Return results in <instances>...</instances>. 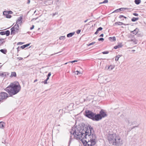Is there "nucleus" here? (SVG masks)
Wrapping results in <instances>:
<instances>
[{
    "label": "nucleus",
    "mask_w": 146,
    "mask_h": 146,
    "mask_svg": "<svg viewBox=\"0 0 146 146\" xmlns=\"http://www.w3.org/2000/svg\"><path fill=\"white\" fill-rule=\"evenodd\" d=\"M83 131L84 130L85 132L83 140L84 138L87 139L88 137L89 138L88 141L86 140L84 141L83 140V145L84 146H94L96 144L97 137L94 129L88 124H83Z\"/></svg>",
    "instance_id": "nucleus-1"
},
{
    "label": "nucleus",
    "mask_w": 146,
    "mask_h": 146,
    "mask_svg": "<svg viewBox=\"0 0 146 146\" xmlns=\"http://www.w3.org/2000/svg\"><path fill=\"white\" fill-rule=\"evenodd\" d=\"M21 86L18 82H14L11 83L5 89L10 96L15 95L21 90Z\"/></svg>",
    "instance_id": "nucleus-2"
},
{
    "label": "nucleus",
    "mask_w": 146,
    "mask_h": 146,
    "mask_svg": "<svg viewBox=\"0 0 146 146\" xmlns=\"http://www.w3.org/2000/svg\"><path fill=\"white\" fill-rule=\"evenodd\" d=\"M82 127L80 125L73 127L70 133L71 134L74 135L75 137L78 141H81L82 142Z\"/></svg>",
    "instance_id": "nucleus-3"
},
{
    "label": "nucleus",
    "mask_w": 146,
    "mask_h": 146,
    "mask_svg": "<svg viewBox=\"0 0 146 146\" xmlns=\"http://www.w3.org/2000/svg\"><path fill=\"white\" fill-rule=\"evenodd\" d=\"M84 115L88 118L93 121H97L96 114L88 110H86L84 113Z\"/></svg>",
    "instance_id": "nucleus-4"
},
{
    "label": "nucleus",
    "mask_w": 146,
    "mask_h": 146,
    "mask_svg": "<svg viewBox=\"0 0 146 146\" xmlns=\"http://www.w3.org/2000/svg\"><path fill=\"white\" fill-rule=\"evenodd\" d=\"M106 113L102 109L100 111L99 114H96L97 121L101 120L102 118L107 116Z\"/></svg>",
    "instance_id": "nucleus-5"
},
{
    "label": "nucleus",
    "mask_w": 146,
    "mask_h": 146,
    "mask_svg": "<svg viewBox=\"0 0 146 146\" xmlns=\"http://www.w3.org/2000/svg\"><path fill=\"white\" fill-rule=\"evenodd\" d=\"M114 140V141L113 142V145L119 146L121 145L122 144V140L119 136H116V137H115Z\"/></svg>",
    "instance_id": "nucleus-6"
},
{
    "label": "nucleus",
    "mask_w": 146,
    "mask_h": 146,
    "mask_svg": "<svg viewBox=\"0 0 146 146\" xmlns=\"http://www.w3.org/2000/svg\"><path fill=\"white\" fill-rule=\"evenodd\" d=\"M11 35H14L18 33L19 30V25L15 24L11 29Z\"/></svg>",
    "instance_id": "nucleus-7"
},
{
    "label": "nucleus",
    "mask_w": 146,
    "mask_h": 146,
    "mask_svg": "<svg viewBox=\"0 0 146 146\" xmlns=\"http://www.w3.org/2000/svg\"><path fill=\"white\" fill-rule=\"evenodd\" d=\"M8 96V94L6 92L0 93V102H2L5 101Z\"/></svg>",
    "instance_id": "nucleus-8"
},
{
    "label": "nucleus",
    "mask_w": 146,
    "mask_h": 146,
    "mask_svg": "<svg viewBox=\"0 0 146 146\" xmlns=\"http://www.w3.org/2000/svg\"><path fill=\"white\" fill-rule=\"evenodd\" d=\"M116 137L115 134H109L108 136V139L110 143H113V142L114 141L115 137Z\"/></svg>",
    "instance_id": "nucleus-9"
},
{
    "label": "nucleus",
    "mask_w": 146,
    "mask_h": 146,
    "mask_svg": "<svg viewBox=\"0 0 146 146\" xmlns=\"http://www.w3.org/2000/svg\"><path fill=\"white\" fill-rule=\"evenodd\" d=\"M129 9L127 8H121L115 10L113 12V13H117L121 11H124L126 9Z\"/></svg>",
    "instance_id": "nucleus-10"
},
{
    "label": "nucleus",
    "mask_w": 146,
    "mask_h": 146,
    "mask_svg": "<svg viewBox=\"0 0 146 146\" xmlns=\"http://www.w3.org/2000/svg\"><path fill=\"white\" fill-rule=\"evenodd\" d=\"M23 21V18L21 16L16 21V24L18 25L21 24L22 23Z\"/></svg>",
    "instance_id": "nucleus-11"
},
{
    "label": "nucleus",
    "mask_w": 146,
    "mask_h": 146,
    "mask_svg": "<svg viewBox=\"0 0 146 146\" xmlns=\"http://www.w3.org/2000/svg\"><path fill=\"white\" fill-rule=\"evenodd\" d=\"M3 14L4 15L6 16V17L7 18H10L11 17V15H9L7 11H5L3 12Z\"/></svg>",
    "instance_id": "nucleus-12"
},
{
    "label": "nucleus",
    "mask_w": 146,
    "mask_h": 146,
    "mask_svg": "<svg viewBox=\"0 0 146 146\" xmlns=\"http://www.w3.org/2000/svg\"><path fill=\"white\" fill-rule=\"evenodd\" d=\"M129 24H125L123 23L122 22H115L113 25H128Z\"/></svg>",
    "instance_id": "nucleus-13"
},
{
    "label": "nucleus",
    "mask_w": 146,
    "mask_h": 146,
    "mask_svg": "<svg viewBox=\"0 0 146 146\" xmlns=\"http://www.w3.org/2000/svg\"><path fill=\"white\" fill-rule=\"evenodd\" d=\"M123 46L122 43H118L117 45L115 46L114 48L115 49H117L118 48H120L122 47Z\"/></svg>",
    "instance_id": "nucleus-14"
},
{
    "label": "nucleus",
    "mask_w": 146,
    "mask_h": 146,
    "mask_svg": "<svg viewBox=\"0 0 146 146\" xmlns=\"http://www.w3.org/2000/svg\"><path fill=\"white\" fill-rule=\"evenodd\" d=\"M9 75V73L6 72H2L0 73V76L2 77H6V76Z\"/></svg>",
    "instance_id": "nucleus-15"
},
{
    "label": "nucleus",
    "mask_w": 146,
    "mask_h": 146,
    "mask_svg": "<svg viewBox=\"0 0 146 146\" xmlns=\"http://www.w3.org/2000/svg\"><path fill=\"white\" fill-rule=\"evenodd\" d=\"M5 123L3 121L0 122V128L3 129L5 125Z\"/></svg>",
    "instance_id": "nucleus-16"
},
{
    "label": "nucleus",
    "mask_w": 146,
    "mask_h": 146,
    "mask_svg": "<svg viewBox=\"0 0 146 146\" xmlns=\"http://www.w3.org/2000/svg\"><path fill=\"white\" fill-rule=\"evenodd\" d=\"M103 29V28L102 27H100L97 29L95 33V34L97 35L99 32V31H101Z\"/></svg>",
    "instance_id": "nucleus-17"
},
{
    "label": "nucleus",
    "mask_w": 146,
    "mask_h": 146,
    "mask_svg": "<svg viewBox=\"0 0 146 146\" xmlns=\"http://www.w3.org/2000/svg\"><path fill=\"white\" fill-rule=\"evenodd\" d=\"M75 32H74L72 33H69L68 34L67 36L68 37H70L72 36L75 34Z\"/></svg>",
    "instance_id": "nucleus-18"
},
{
    "label": "nucleus",
    "mask_w": 146,
    "mask_h": 146,
    "mask_svg": "<svg viewBox=\"0 0 146 146\" xmlns=\"http://www.w3.org/2000/svg\"><path fill=\"white\" fill-rule=\"evenodd\" d=\"M109 38V40L111 41H115L116 40V38L115 36L110 37Z\"/></svg>",
    "instance_id": "nucleus-19"
},
{
    "label": "nucleus",
    "mask_w": 146,
    "mask_h": 146,
    "mask_svg": "<svg viewBox=\"0 0 146 146\" xmlns=\"http://www.w3.org/2000/svg\"><path fill=\"white\" fill-rule=\"evenodd\" d=\"M115 67V66L113 65H110L108 67V69L109 71L111 70Z\"/></svg>",
    "instance_id": "nucleus-20"
},
{
    "label": "nucleus",
    "mask_w": 146,
    "mask_h": 146,
    "mask_svg": "<svg viewBox=\"0 0 146 146\" xmlns=\"http://www.w3.org/2000/svg\"><path fill=\"white\" fill-rule=\"evenodd\" d=\"M138 29L137 28H136L133 31L131 32V33H133V34L136 35L138 32Z\"/></svg>",
    "instance_id": "nucleus-21"
},
{
    "label": "nucleus",
    "mask_w": 146,
    "mask_h": 146,
    "mask_svg": "<svg viewBox=\"0 0 146 146\" xmlns=\"http://www.w3.org/2000/svg\"><path fill=\"white\" fill-rule=\"evenodd\" d=\"M16 74L15 72H12L11 73V75H10V77L11 78H12L13 77H16Z\"/></svg>",
    "instance_id": "nucleus-22"
},
{
    "label": "nucleus",
    "mask_w": 146,
    "mask_h": 146,
    "mask_svg": "<svg viewBox=\"0 0 146 146\" xmlns=\"http://www.w3.org/2000/svg\"><path fill=\"white\" fill-rule=\"evenodd\" d=\"M30 43L28 44L25 45H22L21 46V48H22V49H23L25 48L28 46L30 45Z\"/></svg>",
    "instance_id": "nucleus-23"
},
{
    "label": "nucleus",
    "mask_w": 146,
    "mask_h": 146,
    "mask_svg": "<svg viewBox=\"0 0 146 146\" xmlns=\"http://www.w3.org/2000/svg\"><path fill=\"white\" fill-rule=\"evenodd\" d=\"M0 51L4 54H6L7 52V50L5 49H2L0 50Z\"/></svg>",
    "instance_id": "nucleus-24"
},
{
    "label": "nucleus",
    "mask_w": 146,
    "mask_h": 146,
    "mask_svg": "<svg viewBox=\"0 0 146 146\" xmlns=\"http://www.w3.org/2000/svg\"><path fill=\"white\" fill-rule=\"evenodd\" d=\"M139 19V18H135L133 17L131 19V20L133 22H135Z\"/></svg>",
    "instance_id": "nucleus-25"
},
{
    "label": "nucleus",
    "mask_w": 146,
    "mask_h": 146,
    "mask_svg": "<svg viewBox=\"0 0 146 146\" xmlns=\"http://www.w3.org/2000/svg\"><path fill=\"white\" fill-rule=\"evenodd\" d=\"M134 2L136 5H139L141 3V0H135Z\"/></svg>",
    "instance_id": "nucleus-26"
},
{
    "label": "nucleus",
    "mask_w": 146,
    "mask_h": 146,
    "mask_svg": "<svg viewBox=\"0 0 146 146\" xmlns=\"http://www.w3.org/2000/svg\"><path fill=\"white\" fill-rule=\"evenodd\" d=\"M5 35H6V36H8L9 35H10V31L9 30H7L6 31H5Z\"/></svg>",
    "instance_id": "nucleus-27"
},
{
    "label": "nucleus",
    "mask_w": 146,
    "mask_h": 146,
    "mask_svg": "<svg viewBox=\"0 0 146 146\" xmlns=\"http://www.w3.org/2000/svg\"><path fill=\"white\" fill-rule=\"evenodd\" d=\"M121 56L119 55H118L116 56L115 57V60L116 61H117L118 60L119 58Z\"/></svg>",
    "instance_id": "nucleus-28"
},
{
    "label": "nucleus",
    "mask_w": 146,
    "mask_h": 146,
    "mask_svg": "<svg viewBox=\"0 0 146 146\" xmlns=\"http://www.w3.org/2000/svg\"><path fill=\"white\" fill-rule=\"evenodd\" d=\"M65 38V36H60L59 38V39L60 40H64Z\"/></svg>",
    "instance_id": "nucleus-29"
},
{
    "label": "nucleus",
    "mask_w": 146,
    "mask_h": 146,
    "mask_svg": "<svg viewBox=\"0 0 146 146\" xmlns=\"http://www.w3.org/2000/svg\"><path fill=\"white\" fill-rule=\"evenodd\" d=\"M119 18L120 19H121L122 18H124L125 19H126L127 18V17L124 16L123 15H120L119 16Z\"/></svg>",
    "instance_id": "nucleus-30"
},
{
    "label": "nucleus",
    "mask_w": 146,
    "mask_h": 146,
    "mask_svg": "<svg viewBox=\"0 0 146 146\" xmlns=\"http://www.w3.org/2000/svg\"><path fill=\"white\" fill-rule=\"evenodd\" d=\"M108 0H104L103 2L100 3V4H102V3H108Z\"/></svg>",
    "instance_id": "nucleus-31"
},
{
    "label": "nucleus",
    "mask_w": 146,
    "mask_h": 146,
    "mask_svg": "<svg viewBox=\"0 0 146 146\" xmlns=\"http://www.w3.org/2000/svg\"><path fill=\"white\" fill-rule=\"evenodd\" d=\"M95 43H96V42H93L87 44V45L88 46H89L90 45H92L94 44Z\"/></svg>",
    "instance_id": "nucleus-32"
},
{
    "label": "nucleus",
    "mask_w": 146,
    "mask_h": 146,
    "mask_svg": "<svg viewBox=\"0 0 146 146\" xmlns=\"http://www.w3.org/2000/svg\"><path fill=\"white\" fill-rule=\"evenodd\" d=\"M138 126H139V125L137 126H134L132 127L131 128V129H130L128 131H130L132 129H134V128H135V127H138Z\"/></svg>",
    "instance_id": "nucleus-33"
},
{
    "label": "nucleus",
    "mask_w": 146,
    "mask_h": 146,
    "mask_svg": "<svg viewBox=\"0 0 146 146\" xmlns=\"http://www.w3.org/2000/svg\"><path fill=\"white\" fill-rule=\"evenodd\" d=\"M98 40L99 41H101L103 42L104 40V39L103 38H100L98 39Z\"/></svg>",
    "instance_id": "nucleus-34"
},
{
    "label": "nucleus",
    "mask_w": 146,
    "mask_h": 146,
    "mask_svg": "<svg viewBox=\"0 0 146 146\" xmlns=\"http://www.w3.org/2000/svg\"><path fill=\"white\" fill-rule=\"evenodd\" d=\"M102 53L104 54H107L109 53V51H104V52H102Z\"/></svg>",
    "instance_id": "nucleus-35"
},
{
    "label": "nucleus",
    "mask_w": 146,
    "mask_h": 146,
    "mask_svg": "<svg viewBox=\"0 0 146 146\" xmlns=\"http://www.w3.org/2000/svg\"><path fill=\"white\" fill-rule=\"evenodd\" d=\"M4 40V39L3 38H1L0 39V43H3L5 42V41H2L3 40Z\"/></svg>",
    "instance_id": "nucleus-36"
},
{
    "label": "nucleus",
    "mask_w": 146,
    "mask_h": 146,
    "mask_svg": "<svg viewBox=\"0 0 146 146\" xmlns=\"http://www.w3.org/2000/svg\"><path fill=\"white\" fill-rule=\"evenodd\" d=\"M5 31L0 32V35H5Z\"/></svg>",
    "instance_id": "nucleus-37"
},
{
    "label": "nucleus",
    "mask_w": 146,
    "mask_h": 146,
    "mask_svg": "<svg viewBox=\"0 0 146 146\" xmlns=\"http://www.w3.org/2000/svg\"><path fill=\"white\" fill-rule=\"evenodd\" d=\"M22 48H21V47H19V46H18L17 48V52H18Z\"/></svg>",
    "instance_id": "nucleus-38"
},
{
    "label": "nucleus",
    "mask_w": 146,
    "mask_h": 146,
    "mask_svg": "<svg viewBox=\"0 0 146 146\" xmlns=\"http://www.w3.org/2000/svg\"><path fill=\"white\" fill-rule=\"evenodd\" d=\"M47 80H45L44 81L42 82V83H44V84H47Z\"/></svg>",
    "instance_id": "nucleus-39"
},
{
    "label": "nucleus",
    "mask_w": 146,
    "mask_h": 146,
    "mask_svg": "<svg viewBox=\"0 0 146 146\" xmlns=\"http://www.w3.org/2000/svg\"><path fill=\"white\" fill-rule=\"evenodd\" d=\"M81 31V30H78L76 31V33L77 34H78L80 33Z\"/></svg>",
    "instance_id": "nucleus-40"
},
{
    "label": "nucleus",
    "mask_w": 146,
    "mask_h": 146,
    "mask_svg": "<svg viewBox=\"0 0 146 146\" xmlns=\"http://www.w3.org/2000/svg\"><path fill=\"white\" fill-rule=\"evenodd\" d=\"M7 13H8L9 14H12L13 13L12 11H7Z\"/></svg>",
    "instance_id": "nucleus-41"
},
{
    "label": "nucleus",
    "mask_w": 146,
    "mask_h": 146,
    "mask_svg": "<svg viewBox=\"0 0 146 146\" xmlns=\"http://www.w3.org/2000/svg\"><path fill=\"white\" fill-rule=\"evenodd\" d=\"M77 61H78L77 60H74V61H70L68 62H70V63H73L75 62H77Z\"/></svg>",
    "instance_id": "nucleus-42"
},
{
    "label": "nucleus",
    "mask_w": 146,
    "mask_h": 146,
    "mask_svg": "<svg viewBox=\"0 0 146 146\" xmlns=\"http://www.w3.org/2000/svg\"><path fill=\"white\" fill-rule=\"evenodd\" d=\"M133 14L134 15V16H137L138 15V14L137 13H133Z\"/></svg>",
    "instance_id": "nucleus-43"
},
{
    "label": "nucleus",
    "mask_w": 146,
    "mask_h": 146,
    "mask_svg": "<svg viewBox=\"0 0 146 146\" xmlns=\"http://www.w3.org/2000/svg\"><path fill=\"white\" fill-rule=\"evenodd\" d=\"M34 25H32V27L30 28V30H32L33 29H34Z\"/></svg>",
    "instance_id": "nucleus-44"
},
{
    "label": "nucleus",
    "mask_w": 146,
    "mask_h": 146,
    "mask_svg": "<svg viewBox=\"0 0 146 146\" xmlns=\"http://www.w3.org/2000/svg\"><path fill=\"white\" fill-rule=\"evenodd\" d=\"M17 59H18L19 60H22L23 59V58L21 57H18Z\"/></svg>",
    "instance_id": "nucleus-45"
},
{
    "label": "nucleus",
    "mask_w": 146,
    "mask_h": 146,
    "mask_svg": "<svg viewBox=\"0 0 146 146\" xmlns=\"http://www.w3.org/2000/svg\"><path fill=\"white\" fill-rule=\"evenodd\" d=\"M23 44V43L22 42H19L17 43V45H21Z\"/></svg>",
    "instance_id": "nucleus-46"
},
{
    "label": "nucleus",
    "mask_w": 146,
    "mask_h": 146,
    "mask_svg": "<svg viewBox=\"0 0 146 146\" xmlns=\"http://www.w3.org/2000/svg\"><path fill=\"white\" fill-rule=\"evenodd\" d=\"M58 14V13H53L52 14V16H54L55 15H56V14Z\"/></svg>",
    "instance_id": "nucleus-47"
},
{
    "label": "nucleus",
    "mask_w": 146,
    "mask_h": 146,
    "mask_svg": "<svg viewBox=\"0 0 146 146\" xmlns=\"http://www.w3.org/2000/svg\"><path fill=\"white\" fill-rule=\"evenodd\" d=\"M51 74L50 72L48 73L47 76L49 77L51 76Z\"/></svg>",
    "instance_id": "nucleus-48"
},
{
    "label": "nucleus",
    "mask_w": 146,
    "mask_h": 146,
    "mask_svg": "<svg viewBox=\"0 0 146 146\" xmlns=\"http://www.w3.org/2000/svg\"><path fill=\"white\" fill-rule=\"evenodd\" d=\"M75 74L77 75L78 74V73H80L78 71H77L76 72Z\"/></svg>",
    "instance_id": "nucleus-49"
},
{
    "label": "nucleus",
    "mask_w": 146,
    "mask_h": 146,
    "mask_svg": "<svg viewBox=\"0 0 146 146\" xmlns=\"http://www.w3.org/2000/svg\"><path fill=\"white\" fill-rule=\"evenodd\" d=\"M30 0H28V1H27V3L28 4H29V3H30Z\"/></svg>",
    "instance_id": "nucleus-50"
},
{
    "label": "nucleus",
    "mask_w": 146,
    "mask_h": 146,
    "mask_svg": "<svg viewBox=\"0 0 146 146\" xmlns=\"http://www.w3.org/2000/svg\"><path fill=\"white\" fill-rule=\"evenodd\" d=\"M104 36V34H101L100 36V37H103Z\"/></svg>",
    "instance_id": "nucleus-51"
},
{
    "label": "nucleus",
    "mask_w": 146,
    "mask_h": 146,
    "mask_svg": "<svg viewBox=\"0 0 146 146\" xmlns=\"http://www.w3.org/2000/svg\"><path fill=\"white\" fill-rule=\"evenodd\" d=\"M2 143H5H5H6V142H5V140H4V141H2Z\"/></svg>",
    "instance_id": "nucleus-52"
},
{
    "label": "nucleus",
    "mask_w": 146,
    "mask_h": 146,
    "mask_svg": "<svg viewBox=\"0 0 146 146\" xmlns=\"http://www.w3.org/2000/svg\"><path fill=\"white\" fill-rule=\"evenodd\" d=\"M37 79H35L34 81V82L35 83V82H37Z\"/></svg>",
    "instance_id": "nucleus-53"
},
{
    "label": "nucleus",
    "mask_w": 146,
    "mask_h": 146,
    "mask_svg": "<svg viewBox=\"0 0 146 146\" xmlns=\"http://www.w3.org/2000/svg\"><path fill=\"white\" fill-rule=\"evenodd\" d=\"M49 79V77L47 76V78L46 80L47 81Z\"/></svg>",
    "instance_id": "nucleus-54"
},
{
    "label": "nucleus",
    "mask_w": 146,
    "mask_h": 146,
    "mask_svg": "<svg viewBox=\"0 0 146 146\" xmlns=\"http://www.w3.org/2000/svg\"><path fill=\"white\" fill-rule=\"evenodd\" d=\"M88 20V19H87V20H85V21H84V22L85 23H86V22Z\"/></svg>",
    "instance_id": "nucleus-55"
},
{
    "label": "nucleus",
    "mask_w": 146,
    "mask_h": 146,
    "mask_svg": "<svg viewBox=\"0 0 146 146\" xmlns=\"http://www.w3.org/2000/svg\"><path fill=\"white\" fill-rule=\"evenodd\" d=\"M131 51L132 52H134L135 51V50H132Z\"/></svg>",
    "instance_id": "nucleus-56"
},
{
    "label": "nucleus",
    "mask_w": 146,
    "mask_h": 146,
    "mask_svg": "<svg viewBox=\"0 0 146 146\" xmlns=\"http://www.w3.org/2000/svg\"><path fill=\"white\" fill-rule=\"evenodd\" d=\"M57 126H60V125H59V124L58 125H57Z\"/></svg>",
    "instance_id": "nucleus-57"
},
{
    "label": "nucleus",
    "mask_w": 146,
    "mask_h": 146,
    "mask_svg": "<svg viewBox=\"0 0 146 146\" xmlns=\"http://www.w3.org/2000/svg\"><path fill=\"white\" fill-rule=\"evenodd\" d=\"M71 137H72V136H71L70 137V139H71Z\"/></svg>",
    "instance_id": "nucleus-58"
},
{
    "label": "nucleus",
    "mask_w": 146,
    "mask_h": 146,
    "mask_svg": "<svg viewBox=\"0 0 146 146\" xmlns=\"http://www.w3.org/2000/svg\"><path fill=\"white\" fill-rule=\"evenodd\" d=\"M122 20H124V19H122Z\"/></svg>",
    "instance_id": "nucleus-59"
},
{
    "label": "nucleus",
    "mask_w": 146,
    "mask_h": 146,
    "mask_svg": "<svg viewBox=\"0 0 146 146\" xmlns=\"http://www.w3.org/2000/svg\"><path fill=\"white\" fill-rule=\"evenodd\" d=\"M84 133L83 132V134H82L83 136V135H84Z\"/></svg>",
    "instance_id": "nucleus-60"
},
{
    "label": "nucleus",
    "mask_w": 146,
    "mask_h": 146,
    "mask_svg": "<svg viewBox=\"0 0 146 146\" xmlns=\"http://www.w3.org/2000/svg\"><path fill=\"white\" fill-rule=\"evenodd\" d=\"M67 63H65V64H66Z\"/></svg>",
    "instance_id": "nucleus-61"
},
{
    "label": "nucleus",
    "mask_w": 146,
    "mask_h": 146,
    "mask_svg": "<svg viewBox=\"0 0 146 146\" xmlns=\"http://www.w3.org/2000/svg\"><path fill=\"white\" fill-rule=\"evenodd\" d=\"M58 53H58H55V54H57V53Z\"/></svg>",
    "instance_id": "nucleus-62"
},
{
    "label": "nucleus",
    "mask_w": 146,
    "mask_h": 146,
    "mask_svg": "<svg viewBox=\"0 0 146 146\" xmlns=\"http://www.w3.org/2000/svg\"><path fill=\"white\" fill-rule=\"evenodd\" d=\"M84 101H85V99H84Z\"/></svg>",
    "instance_id": "nucleus-63"
},
{
    "label": "nucleus",
    "mask_w": 146,
    "mask_h": 146,
    "mask_svg": "<svg viewBox=\"0 0 146 146\" xmlns=\"http://www.w3.org/2000/svg\"><path fill=\"white\" fill-rule=\"evenodd\" d=\"M53 54H52L51 55H52H52H53Z\"/></svg>",
    "instance_id": "nucleus-64"
}]
</instances>
